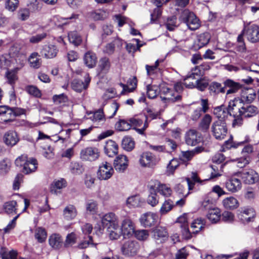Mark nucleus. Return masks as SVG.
Instances as JSON below:
<instances>
[{
    "label": "nucleus",
    "mask_w": 259,
    "mask_h": 259,
    "mask_svg": "<svg viewBox=\"0 0 259 259\" xmlns=\"http://www.w3.org/2000/svg\"><path fill=\"white\" fill-rule=\"evenodd\" d=\"M241 183L239 179L232 178L226 183V187L227 190L232 192H236L241 189Z\"/></svg>",
    "instance_id": "27"
},
{
    "label": "nucleus",
    "mask_w": 259,
    "mask_h": 259,
    "mask_svg": "<svg viewBox=\"0 0 259 259\" xmlns=\"http://www.w3.org/2000/svg\"><path fill=\"white\" fill-rule=\"evenodd\" d=\"M255 213L252 208H244L239 214V219L244 223H248L252 221Z\"/></svg>",
    "instance_id": "17"
},
{
    "label": "nucleus",
    "mask_w": 259,
    "mask_h": 259,
    "mask_svg": "<svg viewBox=\"0 0 259 259\" xmlns=\"http://www.w3.org/2000/svg\"><path fill=\"white\" fill-rule=\"evenodd\" d=\"M35 237L39 242H44L47 238V232L45 229L38 228L35 230Z\"/></svg>",
    "instance_id": "56"
},
{
    "label": "nucleus",
    "mask_w": 259,
    "mask_h": 259,
    "mask_svg": "<svg viewBox=\"0 0 259 259\" xmlns=\"http://www.w3.org/2000/svg\"><path fill=\"white\" fill-rule=\"evenodd\" d=\"M128 165V159L125 155H119L114 159V166L118 172H123L127 168Z\"/></svg>",
    "instance_id": "15"
},
{
    "label": "nucleus",
    "mask_w": 259,
    "mask_h": 259,
    "mask_svg": "<svg viewBox=\"0 0 259 259\" xmlns=\"http://www.w3.org/2000/svg\"><path fill=\"white\" fill-rule=\"evenodd\" d=\"M237 166L242 168L247 165L250 161V156H245L236 159Z\"/></svg>",
    "instance_id": "64"
},
{
    "label": "nucleus",
    "mask_w": 259,
    "mask_h": 259,
    "mask_svg": "<svg viewBox=\"0 0 259 259\" xmlns=\"http://www.w3.org/2000/svg\"><path fill=\"white\" fill-rule=\"evenodd\" d=\"M177 223L180 224L183 237L187 239H190L192 237V235L189 229L187 215L183 214L178 218Z\"/></svg>",
    "instance_id": "14"
},
{
    "label": "nucleus",
    "mask_w": 259,
    "mask_h": 259,
    "mask_svg": "<svg viewBox=\"0 0 259 259\" xmlns=\"http://www.w3.org/2000/svg\"><path fill=\"white\" fill-rule=\"evenodd\" d=\"M179 166V162L177 159L174 158L171 160L167 166V174L168 175L173 174L176 169Z\"/></svg>",
    "instance_id": "58"
},
{
    "label": "nucleus",
    "mask_w": 259,
    "mask_h": 259,
    "mask_svg": "<svg viewBox=\"0 0 259 259\" xmlns=\"http://www.w3.org/2000/svg\"><path fill=\"white\" fill-rule=\"evenodd\" d=\"M203 148L201 147H196L194 150L182 152L181 159L183 161L190 160L196 153L201 152Z\"/></svg>",
    "instance_id": "39"
},
{
    "label": "nucleus",
    "mask_w": 259,
    "mask_h": 259,
    "mask_svg": "<svg viewBox=\"0 0 259 259\" xmlns=\"http://www.w3.org/2000/svg\"><path fill=\"white\" fill-rule=\"evenodd\" d=\"M3 140L7 146L11 147L15 145L19 140L17 133L13 131L5 133Z\"/></svg>",
    "instance_id": "21"
},
{
    "label": "nucleus",
    "mask_w": 259,
    "mask_h": 259,
    "mask_svg": "<svg viewBox=\"0 0 259 259\" xmlns=\"http://www.w3.org/2000/svg\"><path fill=\"white\" fill-rule=\"evenodd\" d=\"M158 162V159L150 152L143 153L140 159V163L142 166L152 167Z\"/></svg>",
    "instance_id": "9"
},
{
    "label": "nucleus",
    "mask_w": 259,
    "mask_h": 259,
    "mask_svg": "<svg viewBox=\"0 0 259 259\" xmlns=\"http://www.w3.org/2000/svg\"><path fill=\"white\" fill-rule=\"evenodd\" d=\"M97 58L95 53L89 51L87 52L83 57V61L85 65L90 68L94 67L97 63Z\"/></svg>",
    "instance_id": "28"
},
{
    "label": "nucleus",
    "mask_w": 259,
    "mask_h": 259,
    "mask_svg": "<svg viewBox=\"0 0 259 259\" xmlns=\"http://www.w3.org/2000/svg\"><path fill=\"white\" fill-rule=\"evenodd\" d=\"M120 230L124 236H132L135 231V225L131 219L125 218L121 223Z\"/></svg>",
    "instance_id": "10"
},
{
    "label": "nucleus",
    "mask_w": 259,
    "mask_h": 259,
    "mask_svg": "<svg viewBox=\"0 0 259 259\" xmlns=\"http://www.w3.org/2000/svg\"><path fill=\"white\" fill-rule=\"evenodd\" d=\"M134 234L135 237L140 241H145L149 236V232L147 230H135Z\"/></svg>",
    "instance_id": "52"
},
{
    "label": "nucleus",
    "mask_w": 259,
    "mask_h": 259,
    "mask_svg": "<svg viewBox=\"0 0 259 259\" xmlns=\"http://www.w3.org/2000/svg\"><path fill=\"white\" fill-rule=\"evenodd\" d=\"M50 245L55 249L59 248L62 244V239L58 234L52 235L49 238Z\"/></svg>",
    "instance_id": "40"
},
{
    "label": "nucleus",
    "mask_w": 259,
    "mask_h": 259,
    "mask_svg": "<svg viewBox=\"0 0 259 259\" xmlns=\"http://www.w3.org/2000/svg\"><path fill=\"white\" fill-rule=\"evenodd\" d=\"M10 168V162L6 158L0 161V173L5 175L9 170Z\"/></svg>",
    "instance_id": "60"
},
{
    "label": "nucleus",
    "mask_w": 259,
    "mask_h": 259,
    "mask_svg": "<svg viewBox=\"0 0 259 259\" xmlns=\"http://www.w3.org/2000/svg\"><path fill=\"white\" fill-rule=\"evenodd\" d=\"M67 186V182L64 179L55 180L52 184L51 191L52 193L57 194L58 190H61Z\"/></svg>",
    "instance_id": "35"
},
{
    "label": "nucleus",
    "mask_w": 259,
    "mask_h": 259,
    "mask_svg": "<svg viewBox=\"0 0 259 259\" xmlns=\"http://www.w3.org/2000/svg\"><path fill=\"white\" fill-rule=\"evenodd\" d=\"M180 20L186 23L189 28L192 30L198 29L200 26L199 21L195 15L188 10H185L181 13Z\"/></svg>",
    "instance_id": "1"
},
{
    "label": "nucleus",
    "mask_w": 259,
    "mask_h": 259,
    "mask_svg": "<svg viewBox=\"0 0 259 259\" xmlns=\"http://www.w3.org/2000/svg\"><path fill=\"white\" fill-rule=\"evenodd\" d=\"M146 90L147 96L151 99L155 98L160 93L158 87L155 85L148 84Z\"/></svg>",
    "instance_id": "43"
},
{
    "label": "nucleus",
    "mask_w": 259,
    "mask_h": 259,
    "mask_svg": "<svg viewBox=\"0 0 259 259\" xmlns=\"http://www.w3.org/2000/svg\"><path fill=\"white\" fill-rule=\"evenodd\" d=\"M208 89L210 93L218 94L220 93L225 92V87H223L221 83L217 82H212L209 86Z\"/></svg>",
    "instance_id": "47"
},
{
    "label": "nucleus",
    "mask_w": 259,
    "mask_h": 259,
    "mask_svg": "<svg viewBox=\"0 0 259 259\" xmlns=\"http://www.w3.org/2000/svg\"><path fill=\"white\" fill-rule=\"evenodd\" d=\"M141 198L138 195L129 197L126 200V204L129 207H136L141 205Z\"/></svg>",
    "instance_id": "51"
},
{
    "label": "nucleus",
    "mask_w": 259,
    "mask_h": 259,
    "mask_svg": "<svg viewBox=\"0 0 259 259\" xmlns=\"http://www.w3.org/2000/svg\"><path fill=\"white\" fill-rule=\"evenodd\" d=\"M242 115L247 117L255 116L258 112V108L252 105H244L242 106Z\"/></svg>",
    "instance_id": "31"
},
{
    "label": "nucleus",
    "mask_w": 259,
    "mask_h": 259,
    "mask_svg": "<svg viewBox=\"0 0 259 259\" xmlns=\"http://www.w3.org/2000/svg\"><path fill=\"white\" fill-rule=\"evenodd\" d=\"M239 176L244 183L246 184H253L259 179L258 174L252 169L245 170L240 172Z\"/></svg>",
    "instance_id": "8"
},
{
    "label": "nucleus",
    "mask_w": 259,
    "mask_h": 259,
    "mask_svg": "<svg viewBox=\"0 0 259 259\" xmlns=\"http://www.w3.org/2000/svg\"><path fill=\"white\" fill-rule=\"evenodd\" d=\"M223 205L227 209H233L239 206L238 200L233 197H227L223 201Z\"/></svg>",
    "instance_id": "37"
},
{
    "label": "nucleus",
    "mask_w": 259,
    "mask_h": 259,
    "mask_svg": "<svg viewBox=\"0 0 259 259\" xmlns=\"http://www.w3.org/2000/svg\"><path fill=\"white\" fill-rule=\"evenodd\" d=\"M106 231L109 238L112 240L118 239L122 235L118 223L112 226H108Z\"/></svg>",
    "instance_id": "19"
},
{
    "label": "nucleus",
    "mask_w": 259,
    "mask_h": 259,
    "mask_svg": "<svg viewBox=\"0 0 259 259\" xmlns=\"http://www.w3.org/2000/svg\"><path fill=\"white\" fill-rule=\"evenodd\" d=\"M110 68V63L107 58H103L100 60L99 69L100 73H106Z\"/></svg>",
    "instance_id": "42"
},
{
    "label": "nucleus",
    "mask_w": 259,
    "mask_h": 259,
    "mask_svg": "<svg viewBox=\"0 0 259 259\" xmlns=\"http://www.w3.org/2000/svg\"><path fill=\"white\" fill-rule=\"evenodd\" d=\"M58 52L57 47L53 45H45L42 46L40 54L41 56L47 59L55 58Z\"/></svg>",
    "instance_id": "12"
},
{
    "label": "nucleus",
    "mask_w": 259,
    "mask_h": 259,
    "mask_svg": "<svg viewBox=\"0 0 259 259\" xmlns=\"http://www.w3.org/2000/svg\"><path fill=\"white\" fill-rule=\"evenodd\" d=\"M208 219L213 223L218 222L221 217V211L218 208H213L209 210L207 214Z\"/></svg>",
    "instance_id": "36"
},
{
    "label": "nucleus",
    "mask_w": 259,
    "mask_h": 259,
    "mask_svg": "<svg viewBox=\"0 0 259 259\" xmlns=\"http://www.w3.org/2000/svg\"><path fill=\"white\" fill-rule=\"evenodd\" d=\"M84 82L77 79H74L71 82L72 89L77 92H81L83 90H86L90 83L91 78L89 74L87 73L84 76Z\"/></svg>",
    "instance_id": "13"
},
{
    "label": "nucleus",
    "mask_w": 259,
    "mask_h": 259,
    "mask_svg": "<svg viewBox=\"0 0 259 259\" xmlns=\"http://www.w3.org/2000/svg\"><path fill=\"white\" fill-rule=\"evenodd\" d=\"M209 84V81L205 77L200 78L194 81L191 84H189L188 88H196L201 92H203L207 88Z\"/></svg>",
    "instance_id": "25"
},
{
    "label": "nucleus",
    "mask_w": 259,
    "mask_h": 259,
    "mask_svg": "<svg viewBox=\"0 0 259 259\" xmlns=\"http://www.w3.org/2000/svg\"><path fill=\"white\" fill-rule=\"evenodd\" d=\"M85 207L88 212L94 214L98 209V203L96 201L90 200L86 203Z\"/></svg>",
    "instance_id": "59"
},
{
    "label": "nucleus",
    "mask_w": 259,
    "mask_h": 259,
    "mask_svg": "<svg viewBox=\"0 0 259 259\" xmlns=\"http://www.w3.org/2000/svg\"><path fill=\"white\" fill-rule=\"evenodd\" d=\"M101 221L103 226L107 228L108 226H112L118 223L117 216L112 212H109L104 215L101 219Z\"/></svg>",
    "instance_id": "26"
},
{
    "label": "nucleus",
    "mask_w": 259,
    "mask_h": 259,
    "mask_svg": "<svg viewBox=\"0 0 259 259\" xmlns=\"http://www.w3.org/2000/svg\"><path fill=\"white\" fill-rule=\"evenodd\" d=\"M248 40L252 42L259 40V27L256 25L250 26L246 31Z\"/></svg>",
    "instance_id": "20"
},
{
    "label": "nucleus",
    "mask_w": 259,
    "mask_h": 259,
    "mask_svg": "<svg viewBox=\"0 0 259 259\" xmlns=\"http://www.w3.org/2000/svg\"><path fill=\"white\" fill-rule=\"evenodd\" d=\"M174 205L173 202L168 199L164 201L160 209V213L161 215H164L171 210Z\"/></svg>",
    "instance_id": "54"
},
{
    "label": "nucleus",
    "mask_w": 259,
    "mask_h": 259,
    "mask_svg": "<svg viewBox=\"0 0 259 259\" xmlns=\"http://www.w3.org/2000/svg\"><path fill=\"white\" fill-rule=\"evenodd\" d=\"M77 214V211L75 206L72 204L67 205L63 210V217L67 221L73 220Z\"/></svg>",
    "instance_id": "23"
},
{
    "label": "nucleus",
    "mask_w": 259,
    "mask_h": 259,
    "mask_svg": "<svg viewBox=\"0 0 259 259\" xmlns=\"http://www.w3.org/2000/svg\"><path fill=\"white\" fill-rule=\"evenodd\" d=\"M89 118L95 123H99L100 122H104L105 121V117L102 109H100L90 114Z\"/></svg>",
    "instance_id": "34"
},
{
    "label": "nucleus",
    "mask_w": 259,
    "mask_h": 259,
    "mask_svg": "<svg viewBox=\"0 0 259 259\" xmlns=\"http://www.w3.org/2000/svg\"><path fill=\"white\" fill-rule=\"evenodd\" d=\"M176 21L177 17L175 16L168 17L165 24L166 28L169 31L174 30L175 28L177 27L176 25Z\"/></svg>",
    "instance_id": "62"
},
{
    "label": "nucleus",
    "mask_w": 259,
    "mask_h": 259,
    "mask_svg": "<svg viewBox=\"0 0 259 259\" xmlns=\"http://www.w3.org/2000/svg\"><path fill=\"white\" fill-rule=\"evenodd\" d=\"M213 136L218 140H222L226 137L228 128L224 120L218 119L212 124L211 127Z\"/></svg>",
    "instance_id": "2"
},
{
    "label": "nucleus",
    "mask_w": 259,
    "mask_h": 259,
    "mask_svg": "<svg viewBox=\"0 0 259 259\" xmlns=\"http://www.w3.org/2000/svg\"><path fill=\"white\" fill-rule=\"evenodd\" d=\"M68 37L69 41L76 46L79 45L82 41L81 36L75 31L70 32Z\"/></svg>",
    "instance_id": "48"
},
{
    "label": "nucleus",
    "mask_w": 259,
    "mask_h": 259,
    "mask_svg": "<svg viewBox=\"0 0 259 259\" xmlns=\"http://www.w3.org/2000/svg\"><path fill=\"white\" fill-rule=\"evenodd\" d=\"M200 134L195 130H190L185 134V142L190 146H195L201 141Z\"/></svg>",
    "instance_id": "11"
},
{
    "label": "nucleus",
    "mask_w": 259,
    "mask_h": 259,
    "mask_svg": "<svg viewBox=\"0 0 259 259\" xmlns=\"http://www.w3.org/2000/svg\"><path fill=\"white\" fill-rule=\"evenodd\" d=\"M118 145L112 140H108L104 146L105 153L109 157H113L118 153Z\"/></svg>",
    "instance_id": "24"
},
{
    "label": "nucleus",
    "mask_w": 259,
    "mask_h": 259,
    "mask_svg": "<svg viewBox=\"0 0 259 259\" xmlns=\"http://www.w3.org/2000/svg\"><path fill=\"white\" fill-rule=\"evenodd\" d=\"M19 5L18 0H7L6 3L5 8L9 11H14Z\"/></svg>",
    "instance_id": "63"
},
{
    "label": "nucleus",
    "mask_w": 259,
    "mask_h": 259,
    "mask_svg": "<svg viewBox=\"0 0 259 259\" xmlns=\"http://www.w3.org/2000/svg\"><path fill=\"white\" fill-rule=\"evenodd\" d=\"M153 238L158 243H161L168 238V233L164 227L158 226L152 231Z\"/></svg>",
    "instance_id": "16"
},
{
    "label": "nucleus",
    "mask_w": 259,
    "mask_h": 259,
    "mask_svg": "<svg viewBox=\"0 0 259 259\" xmlns=\"http://www.w3.org/2000/svg\"><path fill=\"white\" fill-rule=\"evenodd\" d=\"M157 216L155 213L149 212L142 215L140 218V222L145 227H150L154 224Z\"/></svg>",
    "instance_id": "18"
},
{
    "label": "nucleus",
    "mask_w": 259,
    "mask_h": 259,
    "mask_svg": "<svg viewBox=\"0 0 259 259\" xmlns=\"http://www.w3.org/2000/svg\"><path fill=\"white\" fill-rule=\"evenodd\" d=\"M213 113L218 119L222 120H224V119L228 115L227 108L223 106L215 107L213 110Z\"/></svg>",
    "instance_id": "44"
},
{
    "label": "nucleus",
    "mask_w": 259,
    "mask_h": 259,
    "mask_svg": "<svg viewBox=\"0 0 259 259\" xmlns=\"http://www.w3.org/2000/svg\"><path fill=\"white\" fill-rule=\"evenodd\" d=\"M37 167V160L33 158H28L23 169V172L26 174L35 171Z\"/></svg>",
    "instance_id": "29"
},
{
    "label": "nucleus",
    "mask_w": 259,
    "mask_h": 259,
    "mask_svg": "<svg viewBox=\"0 0 259 259\" xmlns=\"http://www.w3.org/2000/svg\"><path fill=\"white\" fill-rule=\"evenodd\" d=\"M256 97V93L252 88L243 89L241 93V99L242 103L245 102L246 103L252 102Z\"/></svg>",
    "instance_id": "22"
},
{
    "label": "nucleus",
    "mask_w": 259,
    "mask_h": 259,
    "mask_svg": "<svg viewBox=\"0 0 259 259\" xmlns=\"http://www.w3.org/2000/svg\"><path fill=\"white\" fill-rule=\"evenodd\" d=\"M225 88H229V89L227 91V95L233 94L237 92L241 88L240 83L235 82L231 79H227L224 82Z\"/></svg>",
    "instance_id": "30"
},
{
    "label": "nucleus",
    "mask_w": 259,
    "mask_h": 259,
    "mask_svg": "<svg viewBox=\"0 0 259 259\" xmlns=\"http://www.w3.org/2000/svg\"><path fill=\"white\" fill-rule=\"evenodd\" d=\"M148 187L151 190L155 189L156 192H159L164 197L170 196L172 193V190L168 186L161 184L157 180H151L149 182Z\"/></svg>",
    "instance_id": "3"
},
{
    "label": "nucleus",
    "mask_w": 259,
    "mask_h": 259,
    "mask_svg": "<svg viewBox=\"0 0 259 259\" xmlns=\"http://www.w3.org/2000/svg\"><path fill=\"white\" fill-rule=\"evenodd\" d=\"M139 244L136 241L129 240L124 242L121 250L123 255L133 256L137 254Z\"/></svg>",
    "instance_id": "7"
},
{
    "label": "nucleus",
    "mask_w": 259,
    "mask_h": 259,
    "mask_svg": "<svg viewBox=\"0 0 259 259\" xmlns=\"http://www.w3.org/2000/svg\"><path fill=\"white\" fill-rule=\"evenodd\" d=\"M160 98L166 103H173L180 101L181 100V96L179 93H175L174 90H172L165 96H160Z\"/></svg>",
    "instance_id": "32"
},
{
    "label": "nucleus",
    "mask_w": 259,
    "mask_h": 259,
    "mask_svg": "<svg viewBox=\"0 0 259 259\" xmlns=\"http://www.w3.org/2000/svg\"><path fill=\"white\" fill-rule=\"evenodd\" d=\"M16 201L13 200L6 202L4 204V207L5 210L7 213H12L13 212H15V213H16Z\"/></svg>",
    "instance_id": "55"
},
{
    "label": "nucleus",
    "mask_w": 259,
    "mask_h": 259,
    "mask_svg": "<svg viewBox=\"0 0 259 259\" xmlns=\"http://www.w3.org/2000/svg\"><path fill=\"white\" fill-rule=\"evenodd\" d=\"M135 144V142L131 137H125L122 140L121 146L125 150L131 151L134 148Z\"/></svg>",
    "instance_id": "41"
},
{
    "label": "nucleus",
    "mask_w": 259,
    "mask_h": 259,
    "mask_svg": "<svg viewBox=\"0 0 259 259\" xmlns=\"http://www.w3.org/2000/svg\"><path fill=\"white\" fill-rule=\"evenodd\" d=\"M242 100L239 98H235L233 100L231 101L228 108H227L228 114L234 117H238L242 115Z\"/></svg>",
    "instance_id": "5"
},
{
    "label": "nucleus",
    "mask_w": 259,
    "mask_h": 259,
    "mask_svg": "<svg viewBox=\"0 0 259 259\" xmlns=\"http://www.w3.org/2000/svg\"><path fill=\"white\" fill-rule=\"evenodd\" d=\"M204 225V220L203 219L199 218L195 220L191 225L192 229L191 233H197L203 228Z\"/></svg>",
    "instance_id": "38"
},
{
    "label": "nucleus",
    "mask_w": 259,
    "mask_h": 259,
    "mask_svg": "<svg viewBox=\"0 0 259 259\" xmlns=\"http://www.w3.org/2000/svg\"><path fill=\"white\" fill-rule=\"evenodd\" d=\"M131 128L130 122L124 119L119 120L115 124V128L119 131H127Z\"/></svg>",
    "instance_id": "53"
},
{
    "label": "nucleus",
    "mask_w": 259,
    "mask_h": 259,
    "mask_svg": "<svg viewBox=\"0 0 259 259\" xmlns=\"http://www.w3.org/2000/svg\"><path fill=\"white\" fill-rule=\"evenodd\" d=\"M1 258L2 259H16L17 252L14 250L8 251L6 248L1 249Z\"/></svg>",
    "instance_id": "50"
},
{
    "label": "nucleus",
    "mask_w": 259,
    "mask_h": 259,
    "mask_svg": "<svg viewBox=\"0 0 259 259\" xmlns=\"http://www.w3.org/2000/svg\"><path fill=\"white\" fill-rule=\"evenodd\" d=\"M149 189L150 194L148 196L147 202L152 206H155L158 203V197L155 189L151 190Z\"/></svg>",
    "instance_id": "46"
},
{
    "label": "nucleus",
    "mask_w": 259,
    "mask_h": 259,
    "mask_svg": "<svg viewBox=\"0 0 259 259\" xmlns=\"http://www.w3.org/2000/svg\"><path fill=\"white\" fill-rule=\"evenodd\" d=\"M210 36L208 33H203L197 36V46L199 48L206 45L209 41Z\"/></svg>",
    "instance_id": "45"
},
{
    "label": "nucleus",
    "mask_w": 259,
    "mask_h": 259,
    "mask_svg": "<svg viewBox=\"0 0 259 259\" xmlns=\"http://www.w3.org/2000/svg\"><path fill=\"white\" fill-rule=\"evenodd\" d=\"M100 156L99 150L95 147H87L82 149L80 152V158L84 161H94Z\"/></svg>",
    "instance_id": "4"
},
{
    "label": "nucleus",
    "mask_w": 259,
    "mask_h": 259,
    "mask_svg": "<svg viewBox=\"0 0 259 259\" xmlns=\"http://www.w3.org/2000/svg\"><path fill=\"white\" fill-rule=\"evenodd\" d=\"M70 169L72 173L79 175L83 172L84 169L81 165L78 162H72Z\"/></svg>",
    "instance_id": "61"
},
{
    "label": "nucleus",
    "mask_w": 259,
    "mask_h": 259,
    "mask_svg": "<svg viewBox=\"0 0 259 259\" xmlns=\"http://www.w3.org/2000/svg\"><path fill=\"white\" fill-rule=\"evenodd\" d=\"M211 121V116L209 114H205L199 124V129L203 132H207L209 128Z\"/></svg>",
    "instance_id": "33"
},
{
    "label": "nucleus",
    "mask_w": 259,
    "mask_h": 259,
    "mask_svg": "<svg viewBox=\"0 0 259 259\" xmlns=\"http://www.w3.org/2000/svg\"><path fill=\"white\" fill-rule=\"evenodd\" d=\"M186 181L189 190H192L193 188L194 183L201 182L200 180L198 177L197 174L195 172H192L191 178H186Z\"/></svg>",
    "instance_id": "57"
},
{
    "label": "nucleus",
    "mask_w": 259,
    "mask_h": 259,
    "mask_svg": "<svg viewBox=\"0 0 259 259\" xmlns=\"http://www.w3.org/2000/svg\"><path fill=\"white\" fill-rule=\"evenodd\" d=\"M39 55L37 53L34 52L31 54L29 58V62L31 67L38 68L41 65V60L38 58Z\"/></svg>",
    "instance_id": "49"
},
{
    "label": "nucleus",
    "mask_w": 259,
    "mask_h": 259,
    "mask_svg": "<svg viewBox=\"0 0 259 259\" xmlns=\"http://www.w3.org/2000/svg\"><path fill=\"white\" fill-rule=\"evenodd\" d=\"M113 174L114 169L111 164L106 161L99 166L97 176L101 180H107L110 179Z\"/></svg>",
    "instance_id": "6"
}]
</instances>
